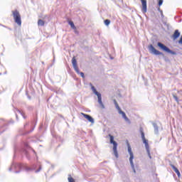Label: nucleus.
Masks as SVG:
<instances>
[{"instance_id":"nucleus-1","label":"nucleus","mask_w":182,"mask_h":182,"mask_svg":"<svg viewBox=\"0 0 182 182\" xmlns=\"http://www.w3.org/2000/svg\"><path fill=\"white\" fill-rule=\"evenodd\" d=\"M109 143L111 144H113V151H114V155L115 156V157L117 159L119 158V154L117 153V142H116L114 141V136H113V135L112 134H109Z\"/></svg>"},{"instance_id":"nucleus-2","label":"nucleus","mask_w":182,"mask_h":182,"mask_svg":"<svg viewBox=\"0 0 182 182\" xmlns=\"http://www.w3.org/2000/svg\"><path fill=\"white\" fill-rule=\"evenodd\" d=\"M141 136L144 144H145V149L146 150V153L149 159H151V155L150 154V147L149 146V141L146 139V136H144V132L142 130H141Z\"/></svg>"},{"instance_id":"nucleus-3","label":"nucleus","mask_w":182,"mask_h":182,"mask_svg":"<svg viewBox=\"0 0 182 182\" xmlns=\"http://www.w3.org/2000/svg\"><path fill=\"white\" fill-rule=\"evenodd\" d=\"M90 85L91 86V89L93 92V94L96 95V96H97V97H98L99 105H100V106L102 109H105V105H103V102H102V94L99 93V92H97V90H96V88H95V86H93V85H92V83H90Z\"/></svg>"},{"instance_id":"nucleus-4","label":"nucleus","mask_w":182,"mask_h":182,"mask_svg":"<svg viewBox=\"0 0 182 182\" xmlns=\"http://www.w3.org/2000/svg\"><path fill=\"white\" fill-rule=\"evenodd\" d=\"M13 18L14 19V21L18 26H21L22 25V20L21 19V14H19V11L18 10L12 11Z\"/></svg>"},{"instance_id":"nucleus-5","label":"nucleus","mask_w":182,"mask_h":182,"mask_svg":"<svg viewBox=\"0 0 182 182\" xmlns=\"http://www.w3.org/2000/svg\"><path fill=\"white\" fill-rule=\"evenodd\" d=\"M128 153L129 154V163L131 164V167L133 170L134 174H136V168H134V164L133 163V159H134V155L133 154V151H132V147L129 144H128Z\"/></svg>"},{"instance_id":"nucleus-6","label":"nucleus","mask_w":182,"mask_h":182,"mask_svg":"<svg viewBox=\"0 0 182 182\" xmlns=\"http://www.w3.org/2000/svg\"><path fill=\"white\" fill-rule=\"evenodd\" d=\"M157 45L159 48H160V49H161L164 52H166L167 53H171V55H177V53L170 50V48H168V47L166 46L164 44L159 42Z\"/></svg>"},{"instance_id":"nucleus-7","label":"nucleus","mask_w":182,"mask_h":182,"mask_svg":"<svg viewBox=\"0 0 182 182\" xmlns=\"http://www.w3.org/2000/svg\"><path fill=\"white\" fill-rule=\"evenodd\" d=\"M115 107H116L117 110H118L119 114H122V116L123 119L125 120V122L127 123H128V124H130V123H131L130 119H129L127 116H126V113H124V112L122 111V109H120V107H119V104L115 105Z\"/></svg>"},{"instance_id":"nucleus-8","label":"nucleus","mask_w":182,"mask_h":182,"mask_svg":"<svg viewBox=\"0 0 182 182\" xmlns=\"http://www.w3.org/2000/svg\"><path fill=\"white\" fill-rule=\"evenodd\" d=\"M148 49L150 53H151L152 55H163V53L156 50L154 46H153V45L149 46Z\"/></svg>"},{"instance_id":"nucleus-9","label":"nucleus","mask_w":182,"mask_h":182,"mask_svg":"<svg viewBox=\"0 0 182 182\" xmlns=\"http://www.w3.org/2000/svg\"><path fill=\"white\" fill-rule=\"evenodd\" d=\"M82 116H83V117H85V119H87V120H88V122H90V123H92V124H95V119H93V117H92L90 115L85 114L83 112H81Z\"/></svg>"},{"instance_id":"nucleus-10","label":"nucleus","mask_w":182,"mask_h":182,"mask_svg":"<svg viewBox=\"0 0 182 182\" xmlns=\"http://www.w3.org/2000/svg\"><path fill=\"white\" fill-rule=\"evenodd\" d=\"M14 168H15V170H18V168H19L20 170H22V168H23V165H22L21 164H14L9 168V171H12V170H14Z\"/></svg>"},{"instance_id":"nucleus-11","label":"nucleus","mask_w":182,"mask_h":182,"mask_svg":"<svg viewBox=\"0 0 182 182\" xmlns=\"http://www.w3.org/2000/svg\"><path fill=\"white\" fill-rule=\"evenodd\" d=\"M72 64L74 68V70H75L76 73H79V68L77 67V61L76 60V58L73 57L72 58Z\"/></svg>"},{"instance_id":"nucleus-12","label":"nucleus","mask_w":182,"mask_h":182,"mask_svg":"<svg viewBox=\"0 0 182 182\" xmlns=\"http://www.w3.org/2000/svg\"><path fill=\"white\" fill-rule=\"evenodd\" d=\"M141 2L142 5L141 12L146 14L147 12V0H141Z\"/></svg>"},{"instance_id":"nucleus-13","label":"nucleus","mask_w":182,"mask_h":182,"mask_svg":"<svg viewBox=\"0 0 182 182\" xmlns=\"http://www.w3.org/2000/svg\"><path fill=\"white\" fill-rule=\"evenodd\" d=\"M170 166L173 168V170L175 171V173L177 174L178 177H180V176H181V174L180 173V171H178V169L176 168L174 165L171 164Z\"/></svg>"},{"instance_id":"nucleus-14","label":"nucleus","mask_w":182,"mask_h":182,"mask_svg":"<svg viewBox=\"0 0 182 182\" xmlns=\"http://www.w3.org/2000/svg\"><path fill=\"white\" fill-rule=\"evenodd\" d=\"M179 37H180V32L178 31V30H176L173 35V41H176V39H177V38H179Z\"/></svg>"},{"instance_id":"nucleus-15","label":"nucleus","mask_w":182,"mask_h":182,"mask_svg":"<svg viewBox=\"0 0 182 182\" xmlns=\"http://www.w3.org/2000/svg\"><path fill=\"white\" fill-rule=\"evenodd\" d=\"M153 127L154 129L155 134H159V127L157 126V124L153 123Z\"/></svg>"},{"instance_id":"nucleus-16","label":"nucleus","mask_w":182,"mask_h":182,"mask_svg":"<svg viewBox=\"0 0 182 182\" xmlns=\"http://www.w3.org/2000/svg\"><path fill=\"white\" fill-rule=\"evenodd\" d=\"M68 24L70 25V26H71L72 29L76 30V26H75V23H73V21H69Z\"/></svg>"},{"instance_id":"nucleus-17","label":"nucleus","mask_w":182,"mask_h":182,"mask_svg":"<svg viewBox=\"0 0 182 182\" xmlns=\"http://www.w3.org/2000/svg\"><path fill=\"white\" fill-rule=\"evenodd\" d=\"M38 26H45V21L42 19H39L38 21Z\"/></svg>"},{"instance_id":"nucleus-18","label":"nucleus","mask_w":182,"mask_h":182,"mask_svg":"<svg viewBox=\"0 0 182 182\" xmlns=\"http://www.w3.org/2000/svg\"><path fill=\"white\" fill-rule=\"evenodd\" d=\"M17 113H19V114H21V116H23V117L25 119V114L23 113V112L19 110V109H16Z\"/></svg>"},{"instance_id":"nucleus-19","label":"nucleus","mask_w":182,"mask_h":182,"mask_svg":"<svg viewBox=\"0 0 182 182\" xmlns=\"http://www.w3.org/2000/svg\"><path fill=\"white\" fill-rule=\"evenodd\" d=\"M77 73V75H80L81 76V77H82L83 79H85V73L80 72V71L79 70V68H78V73Z\"/></svg>"},{"instance_id":"nucleus-20","label":"nucleus","mask_w":182,"mask_h":182,"mask_svg":"<svg viewBox=\"0 0 182 182\" xmlns=\"http://www.w3.org/2000/svg\"><path fill=\"white\" fill-rule=\"evenodd\" d=\"M105 25H106V26H109V25H110V20L106 19L105 21Z\"/></svg>"},{"instance_id":"nucleus-21","label":"nucleus","mask_w":182,"mask_h":182,"mask_svg":"<svg viewBox=\"0 0 182 182\" xmlns=\"http://www.w3.org/2000/svg\"><path fill=\"white\" fill-rule=\"evenodd\" d=\"M68 180V182H75V179H73V178H72V176H70V175H69Z\"/></svg>"},{"instance_id":"nucleus-22","label":"nucleus","mask_w":182,"mask_h":182,"mask_svg":"<svg viewBox=\"0 0 182 182\" xmlns=\"http://www.w3.org/2000/svg\"><path fill=\"white\" fill-rule=\"evenodd\" d=\"M173 97L176 100V102L178 103V97H177L176 95L174 94H173Z\"/></svg>"},{"instance_id":"nucleus-23","label":"nucleus","mask_w":182,"mask_h":182,"mask_svg":"<svg viewBox=\"0 0 182 182\" xmlns=\"http://www.w3.org/2000/svg\"><path fill=\"white\" fill-rule=\"evenodd\" d=\"M179 45H182V36H181L179 41H178Z\"/></svg>"},{"instance_id":"nucleus-24","label":"nucleus","mask_w":182,"mask_h":182,"mask_svg":"<svg viewBox=\"0 0 182 182\" xmlns=\"http://www.w3.org/2000/svg\"><path fill=\"white\" fill-rule=\"evenodd\" d=\"M159 6H161V5H163V0H159Z\"/></svg>"},{"instance_id":"nucleus-25","label":"nucleus","mask_w":182,"mask_h":182,"mask_svg":"<svg viewBox=\"0 0 182 182\" xmlns=\"http://www.w3.org/2000/svg\"><path fill=\"white\" fill-rule=\"evenodd\" d=\"M42 169V168L40 166L39 167V169L36 171V173H39V171H41V170Z\"/></svg>"},{"instance_id":"nucleus-26","label":"nucleus","mask_w":182,"mask_h":182,"mask_svg":"<svg viewBox=\"0 0 182 182\" xmlns=\"http://www.w3.org/2000/svg\"><path fill=\"white\" fill-rule=\"evenodd\" d=\"M161 18H164V14H163V11H161Z\"/></svg>"},{"instance_id":"nucleus-27","label":"nucleus","mask_w":182,"mask_h":182,"mask_svg":"<svg viewBox=\"0 0 182 182\" xmlns=\"http://www.w3.org/2000/svg\"><path fill=\"white\" fill-rule=\"evenodd\" d=\"M114 104L115 105V106L118 105L117 101H116V100H114Z\"/></svg>"},{"instance_id":"nucleus-28","label":"nucleus","mask_w":182,"mask_h":182,"mask_svg":"<svg viewBox=\"0 0 182 182\" xmlns=\"http://www.w3.org/2000/svg\"><path fill=\"white\" fill-rule=\"evenodd\" d=\"M26 169L27 170V171H29V170H32V168L28 167H26Z\"/></svg>"},{"instance_id":"nucleus-29","label":"nucleus","mask_w":182,"mask_h":182,"mask_svg":"<svg viewBox=\"0 0 182 182\" xmlns=\"http://www.w3.org/2000/svg\"><path fill=\"white\" fill-rule=\"evenodd\" d=\"M16 117L18 118V114L17 113L16 114Z\"/></svg>"},{"instance_id":"nucleus-30","label":"nucleus","mask_w":182,"mask_h":182,"mask_svg":"<svg viewBox=\"0 0 182 182\" xmlns=\"http://www.w3.org/2000/svg\"><path fill=\"white\" fill-rule=\"evenodd\" d=\"M45 18H48V16H45V17L43 18V19H45Z\"/></svg>"},{"instance_id":"nucleus-31","label":"nucleus","mask_w":182,"mask_h":182,"mask_svg":"<svg viewBox=\"0 0 182 182\" xmlns=\"http://www.w3.org/2000/svg\"><path fill=\"white\" fill-rule=\"evenodd\" d=\"M16 173H19V171H16Z\"/></svg>"}]
</instances>
